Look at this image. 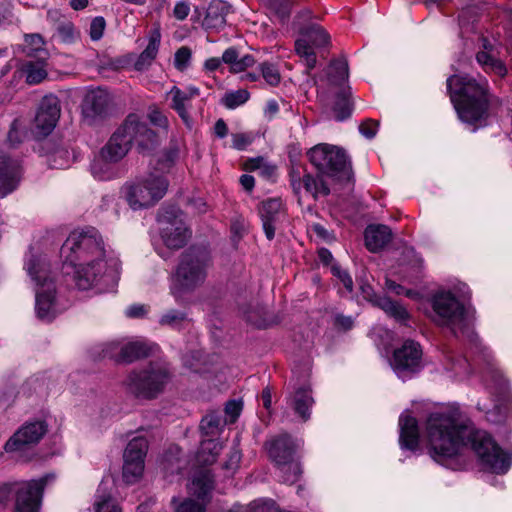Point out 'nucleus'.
<instances>
[{
  "label": "nucleus",
  "instance_id": "nucleus-52",
  "mask_svg": "<svg viewBox=\"0 0 512 512\" xmlns=\"http://www.w3.org/2000/svg\"><path fill=\"white\" fill-rule=\"evenodd\" d=\"M331 271L334 276H336L344 285L348 292H352L353 290V281L351 276L347 273V271L343 270L339 265L334 264L331 267Z\"/></svg>",
  "mask_w": 512,
  "mask_h": 512
},
{
  "label": "nucleus",
  "instance_id": "nucleus-58",
  "mask_svg": "<svg viewBox=\"0 0 512 512\" xmlns=\"http://www.w3.org/2000/svg\"><path fill=\"white\" fill-rule=\"evenodd\" d=\"M190 57H191L190 50L187 47H181L175 53V58H174L175 65L179 69H182L183 67L186 66Z\"/></svg>",
  "mask_w": 512,
  "mask_h": 512
},
{
  "label": "nucleus",
  "instance_id": "nucleus-45",
  "mask_svg": "<svg viewBox=\"0 0 512 512\" xmlns=\"http://www.w3.org/2000/svg\"><path fill=\"white\" fill-rule=\"evenodd\" d=\"M305 36L312 46L320 47L328 43L329 36L320 26L311 27Z\"/></svg>",
  "mask_w": 512,
  "mask_h": 512
},
{
  "label": "nucleus",
  "instance_id": "nucleus-4",
  "mask_svg": "<svg viewBox=\"0 0 512 512\" xmlns=\"http://www.w3.org/2000/svg\"><path fill=\"white\" fill-rule=\"evenodd\" d=\"M24 269L34 283L35 312L38 319L52 321L59 312L56 277L46 258L32 250L26 255Z\"/></svg>",
  "mask_w": 512,
  "mask_h": 512
},
{
  "label": "nucleus",
  "instance_id": "nucleus-33",
  "mask_svg": "<svg viewBox=\"0 0 512 512\" xmlns=\"http://www.w3.org/2000/svg\"><path fill=\"white\" fill-rule=\"evenodd\" d=\"M477 62L487 73H494L500 77H504L507 73L505 64L494 58L490 53L486 51H480L476 55Z\"/></svg>",
  "mask_w": 512,
  "mask_h": 512
},
{
  "label": "nucleus",
  "instance_id": "nucleus-5",
  "mask_svg": "<svg viewBox=\"0 0 512 512\" xmlns=\"http://www.w3.org/2000/svg\"><path fill=\"white\" fill-rule=\"evenodd\" d=\"M157 143V135L139 116L130 114L108 142L101 148V156L109 162L118 163L135 144L139 152L152 149Z\"/></svg>",
  "mask_w": 512,
  "mask_h": 512
},
{
  "label": "nucleus",
  "instance_id": "nucleus-19",
  "mask_svg": "<svg viewBox=\"0 0 512 512\" xmlns=\"http://www.w3.org/2000/svg\"><path fill=\"white\" fill-rule=\"evenodd\" d=\"M60 101L55 95H46L42 98L35 116V130L38 135H49L60 118Z\"/></svg>",
  "mask_w": 512,
  "mask_h": 512
},
{
  "label": "nucleus",
  "instance_id": "nucleus-10",
  "mask_svg": "<svg viewBox=\"0 0 512 512\" xmlns=\"http://www.w3.org/2000/svg\"><path fill=\"white\" fill-rule=\"evenodd\" d=\"M54 479V474H47L37 480L3 484L0 486V503H6L15 495L14 512H39L43 490Z\"/></svg>",
  "mask_w": 512,
  "mask_h": 512
},
{
  "label": "nucleus",
  "instance_id": "nucleus-28",
  "mask_svg": "<svg viewBox=\"0 0 512 512\" xmlns=\"http://www.w3.org/2000/svg\"><path fill=\"white\" fill-rule=\"evenodd\" d=\"M167 95L171 99V108L175 110L183 122L190 127L191 118L188 110L191 106V100L184 94V91L177 86H173Z\"/></svg>",
  "mask_w": 512,
  "mask_h": 512
},
{
  "label": "nucleus",
  "instance_id": "nucleus-47",
  "mask_svg": "<svg viewBox=\"0 0 512 512\" xmlns=\"http://www.w3.org/2000/svg\"><path fill=\"white\" fill-rule=\"evenodd\" d=\"M450 364L447 367L448 370L452 371L457 377H464L470 373V364L466 358L459 357L458 359H451Z\"/></svg>",
  "mask_w": 512,
  "mask_h": 512
},
{
  "label": "nucleus",
  "instance_id": "nucleus-15",
  "mask_svg": "<svg viewBox=\"0 0 512 512\" xmlns=\"http://www.w3.org/2000/svg\"><path fill=\"white\" fill-rule=\"evenodd\" d=\"M213 489V479L208 472L200 473L195 476L188 486L189 493L196 496L197 500L193 498H186L177 503L174 497L172 503L174 504V512H206V504L209 501V494Z\"/></svg>",
  "mask_w": 512,
  "mask_h": 512
},
{
  "label": "nucleus",
  "instance_id": "nucleus-17",
  "mask_svg": "<svg viewBox=\"0 0 512 512\" xmlns=\"http://www.w3.org/2000/svg\"><path fill=\"white\" fill-rule=\"evenodd\" d=\"M47 432L43 420L25 422L5 443L6 452H21L37 445Z\"/></svg>",
  "mask_w": 512,
  "mask_h": 512
},
{
  "label": "nucleus",
  "instance_id": "nucleus-32",
  "mask_svg": "<svg viewBox=\"0 0 512 512\" xmlns=\"http://www.w3.org/2000/svg\"><path fill=\"white\" fill-rule=\"evenodd\" d=\"M95 512H122L116 500L106 493V483L101 482L94 502Z\"/></svg>",
  "mask_w": 512,
  "mask_h": 512
},
{
  "label": "nucleus",
  "instance_id": "nucleus-63",
  "mask_svg": "<svg viewBox=\"0 0 512 512\" xmlns=\"http://www.w3.org/2000/svg\"><path fill=\"white\" fill-rule=\"evenodd\" d=\"M231 232L234 237L240 239L246 232V223L242 218H236L231 223Z\"/></svg>",
  "mask_w": 512,
  "mask_h": 512
},
{
  "label": "nucleus",
  "instance_id": "nucleus-54",
  "mask_svg": "<svg viewBox=\"0 0 512 512\" xmlns=\"http://www.w3.org/2000/svg\"><path fill=\"white\" fill-rule=\"evenodd\" d=\"M242 410V403L240 401H228L225 406V414L228 417V422L233 423L239 417Z\"/></svg>",
  "mask_w": 512,
  "mask_h": 512
},
{
  "label": "nucleus",
  "instance_id": "nucleus-64",
  "mask_svg": "<svg viewBox=\"0 0 512 512\" xmlns=\"http://www.w3.org/2000/svg\"><path fill=\"white\" fill-rule=\"evenodd\" d=\"M22 140L21 132L18 130L16 121H14L8 132V141L11 145H16Z\"/></svg>",
  "mask_w": 512,
  "mask_h": 512
},
{
  "label": "nucleus",
  "instance_id": "nucleus-48",
  "mask_svg": "<svg viewBox=\"0 0 512 512\" xmlns=\"http://www.w3.org/2000/svg\"><path fill=\"white\" fill-rule=\"evenodd\" d=\"M106 28V21L103 17L97 16L92 19L89 27V36L92 41H98L102 38Z\"/></svg>",
  "mask_w": 512,
  "mask_h": 512
},
{
  "label": "nucleus",
  "instance_id": "nucleus-27",
  "mask_svg": "<svg viewBox=\"0 0 512 512\" xmlns=\"http://www.w3.org/2000/svg\"><path fill=\"white\" fill-rule=\"evenodd\" d=\"M161 34L159 29H154L149 36V42L144 51L138 56L134 63V69L137 71H144L148 69L152 62L155 60L159 46Z\"/></svg>",
  "mask_w": 512,
  "mask_h": 512
},
{
  "label": "nucleus",
  "instance_id": "nucleus-41",
  "mask_svg": "<svg viewBox=\"0 0 512 512\" xmlns=\"http://www.w3.org/2000/svg\"><path fill=\"white\" fill-rule=\"evenodd\" d=\"M295 50L300 57L305 59L308 69H313L315 67L316 55L313 50V46L307 40L305 35L295 42Z\"/></svg>",
  "mask_w": 512,
  "mask_h": 512
},
{
  "label": "nucleus",
  "instance_id": "nucleus-35",
  "mask_svg": "<svg viewBox=\"0 0 512 512\" xmlns=\"http://www.w3.org/2000/svg\"><path fill=\"white\" fill-rule=\"evenodd\" d=\"M334 117L338 121L345 120L352 113V104L350 102V88H343L336 96L333 106Z\"/></svg>",
  "mask_w": 512,
  "mask_h": 512
},
{
  "label": "nucleus",
  "instance_id": "nucleus-53",
  "mask_svg": "<svg viewBox=\"0 0 512 512\" xmlns=\"http://www.w3.org/2000/svg\"><path fill=\"white\" fill-rule=\"evenodd\" d=\"M253 141V136L249 133H236L232 135V147L237 150L246 149Z\"/></svg>",
  "mask_w": 512,
  "mask_h": 512
},
{
  "label": "nucleus",
  "instance_id": "nucleus-14",
  "mask_svg": "<svg viewBox=\"0 0 512 512\" xmlns=\"http://www.w3.org/2000/svg\"><path fill=\"white\" fill-rule=\"evenodd\" d=\"M155 345L148 344L144 340H115L101 344L95 353L100 358H110L116 362L130 363L142 357L150 355Z\"/></svg>",
  "mask_w": 512,
  "mask_h": 512
},
{
  "label": "nucleus",
  "instance_id": "nucleus-3",
  "mask_svg": "<svg viewBox=\"0 0 512 512\" xmlns=\"http://www.w3.org/2000/svg\"><path fill=\"white\" fill-rule=\"evenodd\" d=\"M447 90L463 122L472 124L484 117L489 102L486 79L452 75L447 79Z\"/></svg>",
  "mask_w": 512,
  "mask_h": 512
},
{
  "label": "nucleus",
  "instance_id": "nucleus-62",
  "mask_svg": "<svg viewBox=\"0 0 512 512\" xmlns=\"http://www.w3.org/2000/svg\"><path fill=\"white\" fill-rule=\"evenodd\" d=\"M385 286H386L387 290L394 292L397 295L405 294L408 297H413L415 294L413 291L406 290L403 286H401L389 279L386 280Z\"/></svg>",
  "mask_w": 512,
  "mask_h": 512
},
{
  "label": "nucleus",
  "instance_id": "nucleus-43",
  "mask_svg": "<svg viewBox=\"0 0 512 512\" xmlns=\"http://www.w3.org/2000/svg\"><path fill=\"white\" fill-rule=\"evenodd\" d=\"M55 29L58 37L65 43L74 42L79 36L73 23L68 20H63L57 23Z\"/></svg>",
  "mask_w": 512,
  "mask_h": 512
},
{
  "label": "nucleus",
  "instance_id": "nucleus-22",
  "mask_svg": "<svg viewBox=\"0 0 512 512\" xmlns=\"http://www.w3.org/2000/svg\"><path fill=\"white\" fill-rule=\"evenodd\" d=\"M20 175L19 163L0 152V197H4L16 189Z\"/></svg>",
  "mask_w": 512,
  "mask_h": 512
},
{
  "label": "nucleus",
  "instance_id": "nucleus-37",
  "mask_svg": "<svg viewBox=\"0 0 512 512\" xmlns=\"http://www.w3.org/2000/svg\"><path fill=\"white\" fill-rule=\"evenodd\" d=\"M37 62L30 61L25 65L26 80L29 84H38L47 77L45 56Z\"/></svg>",
  "mask_w": 512,
  "mask_h": 512
},
{
  "label": "nucleus",
  "instance_id": "nucleus-6",
  "mask_svg": "<svg viewBox=\"0 0 512 512\" xmlns=\"http://www.w3.org/2000/svg\"><path fill=\"white\" fill-rule=\"evenodd\" d=\"M211 264L210 252L203 246H192L180 256L170 285L171 294L182 299L202 286L207 278Z\"/></svg>",
  "mask_w": 512,
  "mask_h": 512
},
{
  "label": "nucleus",
  "instance_id": "nucleus-16",
  "mask_svg": "<svg viewBox=\"0 0 512 512\" xmlns=\"http://www.w3.org/2000/svg\"><path fill=\"white\" fill-rule=\"evenodd\" d=\"M147 450L148 441L143 436H136L127 444L123 455V479L126 483L133 484L141 479Z\"/></svg>",
  "mask_w": 512,
  "mask_h": 512
},
{
  "label": "nucleus",
  "instance_id": "nucleus-38",
  "mask_svg": "<svg viewBox=\"0 0 512 512\" xmlns=\"http://www.w3.org/2000/svg\"><path fill=\"white\" fill-rule=\"evenodd\" d=\"M47 162L51 168L64 169L70 166L72 159L67 148L58 146L47 154Z\"/></svg>",
  "mask_w": 512,
  "mask_h": 512
},
{
  "label": "nucleus",
  "instance_id": "nucleus-24",
  "mask_svg": "<svg viewBox=\"0 0 512 512\" xmlns=\"http://www.w3.org/2000/svg\"><path fill=\"white\" fill-rule=\"evenodd\" d=\"M365 245L371 252L383 249L392 239V231L386 225H370L365 230Z\"/></svg>",
  "mask_w": 512,
  "mask_h": 512
},
{
  "label": "nucleus",
  "instance_id": "nucleus-51",
  "mask_svg": "<svg viewBox=\"0 0 512 512\" xmlns=\"http://www.w3.org/2000/svg\"><path fill=\"white\" fill-rule=\"evenodd\" d=\"M247 512H278V509L273 501L260 499L251 502Z\"/></svg>",
  "mask_w": 512,
  "mask_h": 512
},
{
  "label": "nucleus",
  "instance_id": "nucleus-31",
  "mask_svg": "<svg viewBox=\"0 0 512 512\" xmlns=\"http://www.w3.org/2000/svg\"><path fill=\"white\" fill-rule=\"evenodd\" d=\"M313 402L310 391L306 388H301L293 395L290 406L304 421H306L310 417L309 411Z\"/></svg>",
  "mask_w": 512,
  "mask_h": 512
},
{
  "label": "nucleus",
  "instance_id": "nucleus-36",
  "mask_svg": "<svg viewBox=\"0 0 512 512\" xmlns=\"http://www.w3.org/2000/svg\"><path fill=\"white\" fill-rule=\"evenodd\" d=\"M222 427L223 424L221 418L217 414L211 413L206 415L202 418L200 424L203 439H217L222 430Z\"/></svg>",
  "mask_w": 512,
  "mask_h": 512
},
{
  "label": "nucleus",
  "instance_id": "nucleus-20",
  "mask_svg": "<svg viewBox=\"0 0 512 512\" xmlns=\"http://www.w3.org/2000/svg\"><path fill=\"white\" fill-rule=\"evenodd\" d=\"M360 290L364 299L371 302L374 306L379 307L397 321L405 322L409 318L407 310L402 305L385 296L376 295L369 284L362 283L360 285Z\"/></svg>",
  "mask_w": 512,
  "mask_h": 512
},
{
  "label": "nucleus",
  "instance_id": "nucleus-1",
  "mask_svg": "<svg viewBox=\"0 0 512 512\" xmlns=\"http://www.w3.org/2000/svg\"><path fill=\"white\" fill-rule=\"evenodd\" d=\"M425 437L429 454L436 462L444 464L469 446L486 470L505 473L509 469L508 455L485 431L465 423L458 409L445 408L432 412L426 421Z\"/></svg>",
  "mask_w": 512,
  "mask_h": 512
},
{
  "label": "nucleus",
  "instance_id": "nucleus-11",
  "mask_svg": "<svg viewBox=\"0 0 512 512\" xmlns=\"http://www.w3.org/2000/svg\"><path fill=\"white\" fill-rule=\"evenodd\" d=\"M170 378V369L166 363H150L146 368L132 372L126 380V386L137 398L153 399L163 392Z\"/></svg>",
  "mask_w": 512,
  "mask_h": 512
},
{
  "label": "nucleus",
  "instance_id": "nucleus-18",
  "mask_svg": "<svg viewBox=\"0 0 512 512\" xmlns=\"http://www.w3.org/2000/svg\"><path fill=\"white\" fill-rule=\"evenodd\" d=\"M422 349L420 345L407 340L394 351L392 367L400 378H405L421 369Z\"/></svg>",
  "mask_w": 512,
  "mask_h": 512
},
{
  "label": "nucleus",
  "instance_id": "nucleus-29",
  "mask_svg": "<svg viewBox=\"0 0 512 512\" xmlns=\"http://www.w3.org/2000/svg\"><path fill=\"white\" fill-rule=\"evenodd\" d=\"M223 63L230 66L231 73H240L254 65L255 60L252 55L245 54L240 56L237 49L231 47L224 51L222 55Z\"/></svg>",
  "mask_w": 512,
  "mask_h": 512
},
{
  "label": "nucleus",
  "instance_id": "nucleus-40",
  "mask_svg": "<svg viewBox=\"0 0 512 512\" xmlns=\"http://www.w3.org/2000/svg\"><path fill=\"white\" fill-rule=\"evenodd\" d=\"M328 77L331 83L341 85L348 79V64L344 59L331 62L328 70Z\"/></svg>",
  "mask_w": 512,
  "mask_h": 512
},
{
  "label": "nucleus",
  "instance_id": "nucleus-44",
  "mask_svg": "<svg viewBox=\"0 0 512 512\" xmlns=\"http://www.w3.org/2000/svg\"><path fill=\"white\" fill-rule=\"evenodd\" d=\"M242 312L247 322L259 328L264 326V319L262 318V316L265 313V310L263 306H260L258 304L255 306L249 305L246 308H244Z\"/></svg>",
  "mask_w": 512,
  "mask_h": 512
},
{
  "label": "nucleus",
  "instance_id": "nucleus-26",
  "mask_svg": "<svg viewBox=\"0 0 512 512\" xmlns=\"http://www.w3.org/2000/svg\"><path fill=\"white\" fill-rule=\"evenodd\" d=\"M229 12V6L220 0L210 3L207 8L203 26L206 29L220 30L226 25V16Z\"/></svg>",
  "mask_w": 512,
  "mask_h": 512
},
{
  "label": "nucleus",
  "instance_id": "nucleus-39",
  "mask_svg": "<svg viewBox=\"0 0 512 512\" xmlns=\"http://www.w3.org/2000/svg\"><path fill=\"white\" fill-rule=\"evenodd\" d=\"M114 162L105 160L101 153L93 160L91 164V173L95 179L108 180L114 176L113 165Z\"/></svg>",
  "mask_w": 512,
  "mask_h": 512
},
{
  "label": "nucleus",
  "instance_id": "nucleus-50",
  "mask_svg": "<svg viewBox=\"0 0 512 512\" xmlns=\"http://www.w3.org/2000/svg\"><path fill=\"white\" fill-rule=\"evenodd\" d=\"M270 8L284 21L290 14L291 2L290 0H271Z\"/></svg>",
  "mask_w": 512,
  "mask_h": 512
},
{
  "label": "nucleus",
  "instance_id": "nucleus-56",
  "mask_svg": "<svg viewBox=\"0 0 512 512\" xmlns=\"http://www.w3.org/2000/svg\"><path fill=\"white\" fill-rule=\"evenodd\" d=\"M378 126V122L371 119H367L360 124L359 131L364 137L372 139L375 137L378 131Z\"/></svg>",
  "mask_w": 512,
  "mask_h": 512
},
{
  "label": "nucleus",
  "instance_id": "nucleus-60",
  "mask_svg": "<svg viewBox=\"0 0 512 512\" xmlns=\"http://www.w3.org/2000/svg\"><path fill=\"white\" fill-rule=\"evenodd\" d=\"M149 119L152 124H154L157 127L167 129L168 128V119L167 117L160 112L159 110H152L149 113Z\"/></svg>",
  "mask_w": 512,
  "mask_h": 512
},
{
  "label": "nucleus",
  "instance_id": "nucleus-30",
  "mask_svg": "<svg viewBox=\"0 0 512 512\" xmlns=\"http://www.w3.org/2000/svg\"><path fill=\"white\" fill-rule=\"evenodd\" d=\"M222 449V444L217 439H202L200 448L196 454L199 465H211L216 462Z\"/></svg>",
  "mask_w": 512,
  "mask_h": 512
},
{
  "label": "nucleus",
  "instance_id": "nucleus-46",
  "mask_svg": "<svg viewBox=\"0 0 512 512\" xmlns=\"http://www.w3.org/2000/svg\"><path fill=\"white\" fill-rule=\"evenodd\" d=\"M260 71L265 81L271 86H276L280 83L281 76L275 65L262 63L260 65Z\"/></svg>",
  "mask_w": 512,
  "mask_h": 512
},
{
  "label": "nucleus",
  "instance_id": "nucleus-59",
  "mask_svg": "<svg viewBox=\"0 0 512 512\" xmlns=\"http://www.w3.org/2000/svg\"><path fill=\"white\" fill-rule=\"evenodd\" d=\"M148 313V306L143 304H133L127 307L125 314L129 318H141Z\"/></svg>",
  "mask_w": 512,
  "mask_h": 512
},
{
  "label": "nucleus",
  "instance_id": "nucleus-12",
  "mask_svg": "<svg viewBox=\"0 0 512 512\" xmlns=\"http://www.w3.org/2000/svg\"><path fill=\"white\" fill-rule=\"evenodd\" d=\"M168 189L167 179L160 174L150 173L125 186V197L134 209H145L155 205Z\"/></svg>",
  "mask_w": 512,
  "mask_h": 512
},
{
  "label": "nucleus",
  "instance_id": "nucleus-25",
  "mask_svg": "<svg viewBox=\"0 0 512 512\" xmlns=\"http://www.w3.org/2000/svg\"><path fill=\"white\" fill-rule=\"evenodd\" d=\"M291 185L296 193H300L302 189L306 193L316 198L318 195L326 196L330 193L329 187L324 183L321 178H315L311 174H305L302 178H295L292 175Z\"/></svg>",
  "mask_w": 512,
  "mask_h": 512
},
{
  "label": "nucleus",
  "instance_id": "nucleus-61",
  "mask_svg": "<svg viewBox=\"0 0 512 512\" xmlns=\"http://www.w3.org/2000/svg\"><path fill=\"white\" fill-rule=\"evenodd\" d=\"M190 6L187 2H177L173 9V15L178 20H184L189 15Z\"/></svg>",
  "mask_w": 512,
  "mask_h": 512
},
{
  "label": "nucleus",
  "instance_id": "nucleus-23",
  "mask_svg": "<svg viewBox=\"0 0 512 512\" xmlns=\"http://www.w3.org/2000/svg\"><path fill=\"white\" fill-rule=\"evenodd\" d=\"M400 445L402 448L415 450L419 444V431L416 418L403 413L399 418Z\"/></svg>",
  "mask_w": 512,
  "mask_h": 512
},
{
  "label": "nucleus",
  "instance_id": "nucleus-42",
  "mask_svg": "<svg viewBox=\"0 0 512 512\" xmlns=\"http://www.w3.org/2000/svg\"><path fill=\"white\" fill-rule=\"evenodd\" d=\"M250 94L245 89L228 91L221 99V103L228 109H235L249 100Z\"/></svg>",
  "mask_w": 512,
  "mask_h": 512
},
{
  "label": "nucleus",
  "instance_id": "nucleus-7",
  "mask_svg": "<svg viewBox=\"0 0 512 512\" xmlns=\"http://www.w3.org/2000/svg\"><path fill=\"white\" fill-rule=\"evenodd\" d=\"M433 310L438 325L448 328L457 337H473V317L451 292L443 291L436 294L433 298Z\"/></svg>",
  "mask_w": 512,
  "mask_h": 512
},
{
  "label": "nucleus",
  "instance_id": "nucleus-55",
  "mask_svg": "<svg viewBox=\"0 0 512 512\" xmlns=\"http://www.w3.org/2000/svg\"><path fill=\"white\" fill-rule=\"evenodd\" d=\"M240 460H241L240 450L237 448H233L229 453L228 459L224 463V469L227 470L231 474L234 473L235 470L239 466Z\"/></svg>",
  "mask_w": 512,
  "mask_h": 512
},
{
  "label": "nucleus",
  "instance_id": "nucleus-49",
  "mask_svg": "<svg viewBox=\"0 0 512 512\" xmlns=\"http://www.w3.org/2000/svg\"><path fill=\"white\" fill-rule=\"evenodd\" d=\"M186 319H187V317H186L185 313H183L181 311H177V310H171V311H168L167 313H165L161 317L160 323L162 325L177 327L182 322H184Z\"/></svg>",
  "mask_w": 512,
  "mask_h": 512
},
{
  "label": "nucleus",
  "instance_id": "nucleus-2",
  "mask_svg": "<svg viewBox=\"0 0 512 512\" xmlns=\"http://www.w3.org/2000/svg\"><path fill=\"white\" fill-rule=\"evenodd\" d=\"M61 255L65 257L64 267L69 263L74 268V281L80 290L116 284L121 263L107 254L96 229L71 232L62 245Z\"/></svg>",
  "mask_w": 512,
  "mask_h": 512
},
{
  "label": "nucleus",
  "instance_id": "nucleus-21",
  "mask_svg": "<svg viewBox=\"0 0 512 512\" xmlns=\"http://www.w3.org/2000/svg\"><path fill=\"white\" fill-rule=\"evenodd\" d=\"M260 216L265 235L267 239L272 240L275 236L277 224L284 217L282 201L277 198L264 201L260 209Z\"/></svg>",
  "mask_w": 512,
  "mask_h": 512
},
{
  "label": "nucleus",
  "instance_id": "nucleus-13",
  "mask_svg": "<svg viewBox=\"0 0 512 512\" xmlns=\"http://www.w3.org/2000/svg\"><path fill=\"white\" fill-rule=\"evenodd\" d=\"M159 234L163 243L170 249H180L191 238V230L183 213L175 208H163L158 215Z\"/></svg>",
  "mask_w": 512,
  "mask_h": 512
},
{
  "label": "nucleus",
  "instance_id": "nucleus-9",
  "mask_svg": "<svg viewBox=\"0 0 512 512\" xmlns=\"http://www.w3.org/2000/svg\"><path fill=\"white\" fill-rule=\"evenodd\" d=\"M310 163L321 175L337 180L351 177V164L345 151L335 145L320 143L307 151Z\"/></svg>",
  "mask_w": 512,
  "mask_h": 512
},
{
  "label": "nucleus",
  "instance_id": "nucleus-57",
  "mask_svg": "<svg viewBox=\"0 0 512 512\" xmlns=\"http://www.w3.org/2000/svg\"><path fill=\"white\" fill-rule=\"evenodd\" d=\"M25 42L28 45L33 46L34 47L33 49L36 52H39L40 56L47 57V52L43 49V45H44L43 38L39 34L27 35L25 37Z\"/></svg>",
  "mask_w": 512,
  "mask_h": 512
},
{
  "label": "nucleus",
  "instance_id": "nucleus-34",
  "mask_svg": "<svg viewBox=\"0 0 512 512\" xmlns=\"http://www.w3.org/2000/svg\"><path fill=\"white\" fill-rule=\"evenodd\" d=\"M107 103L106 95L92 92L85 97L83 109L88 115L100 116L105 112Z\"/></svg>",
  "mask_w": 512,
  "mask_h": 512
},
{
  "label": "nucleus",
  "instance_id": "nucleus-8",
  "mask_svg": "<svg viewBox=\"0 0 512 512\" xmlns=\"http://www.w3.org/2000/svg\"><path fill=\"white\" fill-rule=\"evenodd\" d=\"M298 446V443L288 434H280L265 443L268 456L278 468L284 483L293 484L302 474L301 465L295 459Z\"/></svg>",
  "mask_w": 512,
  "mask_h": 512
}]
</instances>
